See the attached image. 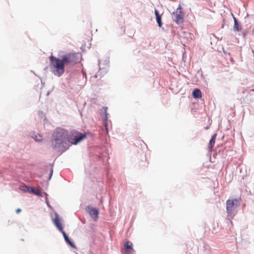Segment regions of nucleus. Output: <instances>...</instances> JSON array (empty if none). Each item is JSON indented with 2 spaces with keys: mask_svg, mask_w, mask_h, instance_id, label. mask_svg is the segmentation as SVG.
Masks as SVG:
<instances>
[{
  "mask_svg": "<svg viewBox=\"0 0 254 254\" xmlns=\"http://www.w3.org/2000/svg\"><path fill=\"white\" fill-rule=\"evenodd\" d=\"M86 138V135L73 131L70 135L68 131L62 128H58L53 132L51 141L52 146L55 149L64 151L71 144H76Z\"/></svg>",
  "mask_w": 254,
  "mask_h": 254,
  "instance_id": "nucleus-1",
  "label": "nucleus"
},
{
  "mask_svg": "<svg viewBox=\"0 0 254 254\" xmlns=\"http://www.w3.org/2000/svg\"><path fill=\"white\" fill-rule=\"evenodd\" d=\"M79 53H70L62 57L61 59L54 56L50 57V67L52 73L60 77L65 71V66H73L78 62Z\"/></svg>",
  "mask_w": 254,
  "mask_h": 254,
  "instance_id": "nucleus-2",
  "label": "nucleus"
},
{
  "mask_svg": "<svg viewBox=\"0 0 254 254\" xmlns=\"http://www.w3.org/2000/svg\"><path fill=\"white\" fill-rule=\"evenodd\" d=\"M242 202L241 197H231L226 202V209L228 218L231 221L237 213L236 208L240 205ZM231 223L232 221H231Z\"/></svg>",
  "mask_w": 254,
  "mask_h": 254,
  "instance_id": "nucleus-3",
  "label": "nucleus"
},
{
  "mask_svg": "<svg viewBox=\"0 0 254 254\" xmlns=\"http://www.w3.org/2000/svg\"><path fill=\"white\" fill-rule=\"evenodd\" d=\"M53 222L59 231L62 233L64 240L66 243H68L72 247L75 248L74 244L70 241L68 236L66 235L65 232L63 230V228L61 223L60 217L58 214L57 213L55 214V218L54 219Z\"/></svg>",
  "mask_w": 254,
  "mask_h": 254,
  "instance_id": "nucleus-4",
  "label": "nucleus"
},
{
  "mask_svg": "<svg viewBox=\"0 0 254 254\" xmlns=\"http://www.w3.org/2000/svg\"><path fill=\"white\" fill-rule=\"evenodd\" d=\"M174 20L178 24H180L184 22V14L182 10V7L180 5H179L176 11L173 13Z\"/></svg>",
  "mask_w": 254,
  "mask_h": 254,
  "instance_id": "nucleus-5",
  "label": "nucleus"
},
{
  "mask_svg": "<svg viewBox=\"0 0 254 254\" xmlns=\"http://www.w3.org/2000/svg\"><path fill=\"white\" fill-rule=\"evenodd\" d=\"M86 210L90 216L96 220L98 218L99 211L98 209L92 206H88L86 207Z\"/></svg>",
  "mask_w": 254,
  "mask_h": 254,
  "instance_id": "nucleus-6",
  "label": "nucleus"
},
{
  "mask_svg": "<svg viewBox=\"0 0 254 254\" xmlns=\"http://www.w3.org/2000/svg\"><path fill=\"white\" fill-rule=\"evenodd\" d=\"M192 96L194 98H201L202 97V94L200 90L197 88L194 89L192 92Z\"/></svg>",
  "mask_w": 254,
  "mask_h": 254,
  "instance_id": "nucleus-7",
  "label": "nucleus"
},
{
  "mask_svg": "<svg viewBox=\"0 0 254 254\" xmlns=\"http://www.w3.org/2000/svg\"><path fill=\"white\" fill-rule=\"evenodd\" d=\"M155 14L156 18V21L158 24V26L161 27L162 25V21H161V17L159 15V12L157 10H155Z\"/></svg>",
  "mask_w": 254,
  "mask_h": 254,
  "instance_id": "nucleus-8",
  "label": "nucleus"
},
{
  "mask_svg": "<svg viewBox=\"0 0 254 254\" xmlns=\"http://www.w3.org/2000/svg\"><path fill=\"white\" fill-rule=\"evenodd\" d=\"M216 134H214L212 136V138L211 139V140H210L209 141V148L211 149L214 144H215V140H216Z\"/></svg>",
  "mask_w": 254,
  "mask_h": 254,
  "instance_id": "nucleus-9",
  "label": "nucleus"
},
{
  "mask_svg": "<svg viewBox=\"0 0 254 254\" xmlns=\"http://www.w3.org/2000/svg\"><path fill=\"white\" fill-rule=\"evenodd\" d=\"M124 247L126 250L128 252L133 250L132 244L130 242H126V243L125 244Z\"/></svg>",
  "mask_w": 254,
  "mask_h": 254,
  "instance_id": "nucleus-10",
  "label": "nucleus"
},
{
  "mask_svg": "<svg viewBox=\"0 0 254 254\" xmlns=\"http://www.w3.org/2000/svg\"><path fill=\"white\" fill-rule=\"evenodd\" d=\"M30 193H33L37 196H42L41 192L40 190L37 189H35L32 187L31 189H30Z\"/></svg>",
  "mask_w": 254,
  "mask_h": 254,
  "instance_id": "nucleus-11",
  "label": "nucleus"
},
{
  "mask_svg": "<svg viewBox=\"0 0 254 254\" xmlns=\"http://www.w3.org/2000/svg\"><path fill=\"white\" fill-rule=\"evenodd\" d=\"M233 28L234 30L237 31H239L241 29L236 18H234V25Z\"/></svg>",
  "mask_w": 254,
  "mask_h": 254,
  "instance_id": "nucleus-12",
  "label": "nucleus"
},
{
  "mask_svg": "<svg viewBox=\"0 0 254 254\" xmlns=\"http://www.w3.org/2000/svg\"><path fill=\"white\" fill-rule=\"evenodd\" d=\"M20 190L25 191V192H29L30 193V189H31V187H28L27 186H22L20 188Z\"/></svg>",
  "mask_w": 254,
  "mask_h": 254,
  "instance_id": "nucleus-13",
  "label": "nucleus"
},
{
  "mask_svg": "<svg viewBox=\"0 0 254 254\" xmlns=\"http://www.w3.org/2000/svg\"><path fill=\"white\" fill-rule=\"evenodd\" d=\"M105 111L104 114H103L104 118L106 120L108 117V113L107 112V108L105 107L103 108Z\"/></svg>",
  "mask_w": 254,
  "mask_h": 254,
  "instance_id": "nucleus-14",
  "label": "nucleus"
},
{
  "mask_svg": "<svg viewBox=\"0 0 254 254\" xmlns=\"http://www.w3.org/2000/svg\"><path fill=\"white\" fill-rule=\"evenodd\" d=\"M35 139L37 141H40L42 140V138L40 135H39L38 137L37 136H35Z\"/></svg>",
  "mask_w": 254,
  "mask_h": 254,
  "instance_id": "nucleus-15",
  "label": "nucleus"
},
{
  "mask_svg": "<svg viewBox=\"0 0 254 254\" xmlns=\"http://www.w3.org/2000/svg\"><path fill=\"white\" fill-rule=\"evenodd\" d=\"M20 211H21V209H19V208L17 209H16V213H19V212H20Z\"/></svg>",
  "mask_w": 254,
  "mask_h": 254,
  "instance_id": "nucleus-16",
  "label": "nucleus"
},
{
  "mask_svg": "<svg viewBox=\"0 0 254 254\" xmlns=\"http://www.w3.org/2000/svg\"><path fill=\"white\" fill-rule=\"evenodd\" d=\"M52 174H53V170H51V173H50V178H49V179H50V178H51V176H52Z\"/></svg>",
  "mask_w": 254,
  "mask_h": 254,
  "instance_id": "nucleus-17",
  "label": "nucleus"
}]
</instances>
